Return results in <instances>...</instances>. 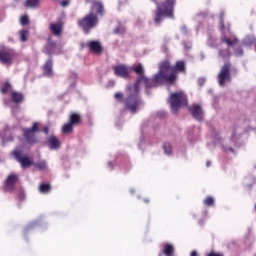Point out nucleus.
I'll list each match as a JSON object with an SVG mask.
<instances>
[{
	"instance_id": "a18cd8bd",
	"label": "nucleus",
	"mask_w": 256,
	"mask_h": 256,
	"mask_svg": "<svg viewBox=\"0 0 256 256\" xmlns=\"http://www.w3.org/2000/svg\"><path fill=\"white\" fill-rule=\"evenodd\" d=\"M140 141H141V143H145V138L142 136V137L140 138Z\"/></svg>"
},
{
	"instance_id": "49530a36",
	"label": "nucleus",
	"mask_w": 256,
	"mask_h": 256,
	"mask_svg": "<svg viewBox=\"0 0 256 256\" xmlns=\"http://www.w3.org/2000/svg\"><path fill=\"white\" fill-rule=\"evenodd\" d=\"M227 151H231V153H233L235 150H233V148L229 147V148H227Z\"/></svg>"
},
{
	"instance_id": "a19ab883",
	"label": "nucleus",
	"mask_w": 256,
	"mask_h": 256,
	"mask_svg": "<svg viewBox=\"0 0 256 256\" xmlns=\"http://www.w3.org/2000/svg\"><path fill=\"white\" fill-rule=\"evenodd\" d=\"M151 1H153V3H155L156 9H158L159 5H161V4H159L158 0H151Z\"/></svg>"
},
{
	"instance_id": "dca6fc26",
	"label": "nucleus",
	"mask_w": 256,
	"mask_h": 256,
	"mask_svg": "<svg viewBox=\"0 0 256 256\" xmlns=\"http://www.w3.org/2000/svg\"><path fill=\"white\" fill-rule=\"evenodd\" d=\"M47 143L49 145V148L52 149V151H55L61 147V142L56 136H50L47 139Z\"/></svg>"
},
{
	"instance_id": "0eeeda50",
	"label": "nucleus",
	"mask_w": 256,
	"mask_h": 256,
	"mask_svg": "<svg viewBox=\"0 0 256 256\" xmlns=\"http://www.w3.org/2000/svg\"><path fill=\"white\" fill-rule=\"evenodd\" d=\"M15 59V50L7 47L0 48V63L2 65H12Z\"/></svg>"
},
{
	"instance_id": "f3484780",
	"label": "nucleus",
	"mask_w": 256,
	"mask_h": 256,
	"mask_svg": "<svg viewBox=\"0 0 256 256\" xmlns=\"http://www.w3.org/2000/svg\"><path fill=\"white\" fill-rule=\"evenodd\" d=\"M55 49H57V43L55 41H52L51 39L48 40V45L44 48L45 55H53L55 53Z\"/></svg>"
},
{
	"instance_id": "9d476101",
	"label": "nucleus",
	"mask_w": 256,
	"mask_h": 256,
	"mask_svg": "<svg viewBox=\"0 0 256 256\" xmlns=\"http://www.w3.org/2000/svg\"><path fill=\"white\" fill-rule=\"evenodd\" d=\"M35 133H39V123L37 122L31 128L24 129L23 135L27 143H35Z\"/></svg>"
},
{
	"instance_id": "58836bf2",
	"label": "nucleus",
	"mask_w": 256,
	"mask_h": 256,
	"mask_svg": "<svg viewBox=\"0 0 256 256\" xmlns=\"http://www.w3.org/2000/svg\"><path fill=\"white\" fill-rule=\"evenodd\" d=\"M108 167L110 168V171H113L115 165L113 164V162H108Z\"/></svg>"
},
{
	"instance_id": "423d86ee",
	"label": "nucleus",
	"mask_w": 256,
	"mask_h": 256,
	"mask_svg": "<svg viewBox=\"0 0 256 256\" xmlns=\"http://www.w3.org/2000/svg\"><path fill=\"white\" fill-rule=\"evenodd\" d=\"M218 85L220 87H225V83H230L231 81V62H225L221 67L220 72L217 76Z\"/></svg>"
},
{
	"instance_id": "9b49d317",
	"label": "nucleus",
	"mask_w": 256,
	"mask_h": 256,
	"mask_svg": "<svg viewBox=\"0 0 256 256\" xmlns=\"http://www.w3.org/2000/svg\"><path fill=\"white\" fill-rule=\"evenodd\" d=\"M17 181H19V177H17V175H9L4 184L5 191H7L8 193H13V191H15V185Z\"/></svg>"
},
{
	"instance_id": "3c124183",
	"label": "nucleus",
	"mask_w": 256,
	"mask_h": 256,
	"mask_svg": "<svg viewBox=\"0 0 256 256\" xmlns=\"http://www.w3.org/2000/svg\"><path fill=\"white\" fill-rule=\"evenodd\" d=\"M233 139H235V134H233V137L231 138V141H233Z\"/></svg>"
},
{
	"instance_id": "4be33fe9",
	"label": "nucleus",
	"mask_w": 256,
	"mask_h": 256,
	"mask_svg": "<svg viewBox=\"0 0 256 256\" xmlns=\"http://www.w3.org/2000/svg\"><path fill=\"white\" fill-rule=\"evenodd\" d=\"M73 127H75V126L71 122L64 124L62 127V133H64V134L72 133Z\"/></svg>"
},
{
	"instance_id": "f8f14e48",
	"label": "nucleus",
	"mask_w": 256,
	"mask_h": 256,
	"mask_svg": "<svg viewBox=\"0 0 256 256\" xmlns=\"http://www.w3.org/2000/svg\"><path fill=\"white\" fill-rule=\"evenodd\" d=\"M189 111L194 119L196 121H203V108H201V105L199 104H193Z\"/></svg>"
},
{
	"instance_id": "473e14b6",
	"label": "nucleus",
	"mask_w": 256,
	"mask_h": 256,
	"mask_svg": "<svg viewBox=\"0 0 256 256\" xmlns=\"http://www.w3.org/2000/svg\"><path fill=\"white\" fill-rule=\"evenodd\" d=\"M21 25H28L29 24V17L27 15H24L20 19Z\"/></svg>"
},
{
	"instance_id": "603ef678",
	"label": "nucleus",
	"mask_w": 256,
	"mask_h": 256,
	"mask_svg": "<svg viewBox=\"0 0 256 256\" xmlns=\"http://www.w3.org/2000/svg\"><path fill=\"white\" fill-rule=\"evenodd\" d=\"M86 3H91V0H86Z\"/></svg>"
},
{
	"instance_id": "7ed1b4c3",
	"label": "nucleus",
	"mask_w": 256,
	"mask_h": 256,
	"mask_svg": "<svg viewBox=\"0 0 256 256\" xmlns=\"http://www.w3.org/2000/svg\"><path fill=\"white\" fill-rule=\"evenodd\" d=\"M225 12H221L220 14V29H221V41L222 43H225L228 48L226 49H220L218 52L219 57L222 59H229L231 57V50L229 48L233 47L234 45H237L239 43V39L237 36H232L231 35V28L230 25L227 24L225 26Z\"/></svg>"
},
{
	"instance_id": "f03ea898",
	"label": "nucleus",
	"mask_w": 256,
	"mask_h": 256,
	"mask_svg": "<svg viewBox=\"0 0 256 256\" xmlns=\"http://www.w3.org/2000/svg\"><path fill=\"white\" fill-rule=\"evenodd\" d=\"M103 15H105L103 3L100 1H94L89 13L82 19L78 20V27L82 29L85 35H89V33H91V29H95V27L99 25V17H103Z\"/></svg>"
},
{
	"instance_id": "b1692460",
	"label": "nucleus",
	"mask_w": 256,
	"mask_h": 256,
	"mask_svg": "<svg viewBox=\"0 0 256 256\" xmlns=\"http://www.w3.org/2000/svg\"><path fill=\"white\" fill-rule=\"evenodd\" d=\"M34 166L36 167V169H39V171L47 170V162H45L44 160L36 162Z\"/></svg>"
},
{
	"instance_id": "09e8293b",
	"label": "nucleus",
	"mask_w": 256,
	"mask_h": 256,
	"mask_svg": "<svg viewBox=\"0 0 256 256\" xmlns=\"http://www.w3.org/2000/svg\"><path fill=\"white\" fill-rule=\"evenodd\" d=\"M39 223H40L39 221H34L33 224H34V225H39Z\"/></svg>"
},
{
	"instance_id": "ea45409f",
	"label": "nucleus",
	"mask_w": 256,
	"mask_h": 256,
	"mask_svg": "<svg viewBox=\"0 0 256 256\" xmlns=\"http://www.w3.org/2000/svg\"><path fill=\"white\" fill-rule=\"evenodd\" d=\"M43 132L45 133V135H49V127L45 126L43 128Z\"/></svg>"
},
{
	"instance_id": "37998d69",
	"label": "nucleus",
	"mask_w": 256,
	"mask_h": 256,
	"mask_svg": "<svg viewBox=\"0 0 256 256\" xmlns=\"http://www.w3.org/2000/svg\"><path fill=\"white\" fill-rule=\"evenodd\" d=\"M200 59H201V61H203V59H205V54L204 53H200Z\"/></svg>"
},
{
	"instance_id": "20e7f679",
	"label": "nucleus",
	"mask_w": 256,
	"mask_h": 256,
	"mask_svg": "<svg viewBox=\"0 0 256 256\" xmlns=\"http://www.w3.org/2000/svg\"><path fill=\"white\" fill-rule=\"evenodd\" d=\"M177 0H165L155 10L154 23L161 25L163 19H175Z\"/></svg>"
},
{
	"instance_id": "e433bc0d",
	"label": "nucleus",
	"mask_w": 256,
	"mask_h": 256,
	"mask_svg": "<svg viewBox=\"0 0 256 256\" xmlns=\"http://www.w3.org/2000/svg\"><path fill=\"white\" fill-rule=\"evenodd\" d=\"M205 78H199L198 79V85L199 87H203L205 85Z\"/></svg>"
},
{
	"instance_id": "bb28decb",
	"label": "nucleus",
	"mask_w": 256,
	"mask_h": 256,
	"mask_svg": "<svg viewBox=\"0 0 256 256\" xmlns=\"http://www.w3.org/2000/svg\"><path fill=\"white\" fill-rule=\"evenodd\" d=\"M207 17H209V12L204 11V12L198 13L196 15L195 19H196V21H203V19H207Z\"/></svg>"
},
{
	"instance_id": "de8ad7c7",
	"label": "nucleus",
	"mask_w": 256,
	"mask_h": 256,
	"mask_svg": "<svg viewBox=\"0 0 256 256\" xmlns=\"http://www.w3.org/2000/svg\"><path fill=\"white\" fill-rule=\"evenodd\" d=\"M210 165H211V161L208 160V161L206 162V167H209Z\"/></svg>"
},
{
	"instance_id": "864d4df0",
	"label": "nucleus",
	"mask_w": 256,
	"mask_h": 256,
	"mask_svg": "<svg viewBox=\"0 0 256 256\" xmlns=\"http://www.w3.org/2000/svg\"><path fill=\"white\" fill-rule=\"evenodd\" d=\"M145 201V203H149V200H144Z\"/></svg>"
},
{
	"instance_id": "79ce46f5",
	"label": "nucleus",
	"mask_w": 256,
	"mask_h": 256,
	"mask_svg": "<svg viewBox=\"0 0 256 256\" xmlns=\"http://www.w3.org/2000/svg\"><path fill=\"white\" fill-rule=\"evenodd\" d=\"M190 256H199V254H197V251L193 250V251L190 253Z\"/></svg>"
},
{
	"instance_id": "c756f323",
	"label": "nucleus",
	"mask_w": 256,
	"mask_h": 256,
	"mask_svg": "<svg viewBox=\"0 0 256 256\" xmlns=\"http://www.w3.org/2000/svg\"><path fill=\"white\" fill-rule=\"evenodd\" d=\"M203 203L207 207H212V205H215V199L211 196H208L206 199H204Z\"/></svg>"
},
{
	"instance_id": "a211bd4d",
	"label": "nucleus",
	"mask_w": 256,
	"mask_h": 256,
	"mask_svg": "<svg viewBox=\"0 0 256 256\" xmlns=\"http://www.w3.org/2000/svg\"><path fill=\"white\" fill-rule=\"evenodd\" d=\"M69 123L72 125H79L81 123V114L78 113H70L69 115Z\"/></svg>"
},
{
	"instance_id": "a878e982",
	"label": "nucleus",
	"mask_w": 256,
	"mask_h": 256,
	"mask_svg": "<svg viewBox=\"0 0 256 256\" xmlns=\"http://www.w3.org/2000/svg\"><path fill=\"white\" fill-rule=\"evenodd\" d=\"M0 91H1V93H2L3 95H7V93H9V91H11V83L5 82V83L2 85Z\"/></svg>"
},
{
	"instance_id": "7c9ffc66",
	"label": "nucleus",
	"mask_w": 256,
	"mask_h": 256,
	"mask_svg": "<svg viewBox=\"0 0 256 256\" xmlns=\"http://www.w3.org/2000/svg\"><path fill=\"white\" fill-rule=\"evenodd\" d=\"M125 31H126L125 26L118 25V26L114 29V35H123V33H125Z\"/></svg>"
},
{
	"instance_id": "c03bdc74",
	"label": "nucleus",
	"mask_w": 256,
	"mask_h": 256,
	"mask_svg": "<svg viewBox=\"0 0 256 256\" xmlns=\"http://www.w3.org/2000/svg\"><path fill=\"white\" fill-rule=\"evenodd\" d=\"M72 79H77V74H75V73H72Z\"/></svg>"
},
{
	"instance_id": "2f4dec72",
	"label": "nucleus",
	"mask_w": 256,
	"mask_h": 256,
	"mask_svg": "<svg viewBox=\"0 0 256 256\" xmlns=\"http://www.w3.org/2000/svg\"><path fill=\"white\" fill-rule=\"evenodd\" d=\"M17 196L20 201H23V199H25V191L23 190V188H20L18 190Z\"/></svg>"
},
{
	"instance_id": "8fccbe9b",
	"label": "nucleus",
	"mask_w": 256,
	"mask_h": 256,
	"mask_svg": "<svg viewBox=\"0 0 256 256\" xmlns=\"http://www.w3.org/2000/svg\"><path fill=\"white\" fill-rule=\"evenodd\" d=\"M70 87H75V82H72Z\"/></svg>"
},
{
	"instance_id": "aec40b11",
	"label": "nucleus",
	"mask_w": 256,
	"mask_h": 256,
	"mask_svg": "<svg viewBox=\"0 0 256 256\" xmlns=\"http://www.w3.org/2000/svg\"><path fill=\"white\" fill-rule=\"evenodd\" d=\"M11 101L12 103H22L23 102V94L20 92H12L11 94Z\"/></svg>"
},
{
	"instance_id": "6ab92c4d",
	"label": "nucleus",
	"mask_w": 256,
	"mask_h": 256,
	"mask_svg": "<svg viewBox=\"0 0 256 256\" xmlns=\"http://www.w3.org/2000/svg\"><path fill=\"white\" fill-rule=\"evenodd\" d=\"M50 31H51V33H53V35L59 36V35H61V31H63V28H62L61 24L51 23Z\"/></svg>"
},
{
	"instance_id": "2eb2a0df",
	"label": "nucleus",
	"mask_w": 256,
	"mask_h": 256,
	"mask_svg": "<svg viewBox=\"0 0 256 256\" xmlns=\"http://www.w3.org/2000/svg\"><path fill=\"white\" fill-rule=\"evenodd\" d=\"M43 73L46 77H53V58L50 57L43 66Z\"/></svg>"
},
{
	"instance_id": "f704fd0d",
	"label": "nucleus",
	"mask_w": 256,
	"mask_h": 256,
	"mask_svg": "<svg viewBox=\"0 0 256 256\" xmlns=\"http://www.w3.org/2000/svg\"><path fill=\"white\" fill-rule=\"evenodd\" d=\"M180 29L183 35H189V30L187 29L186 25H182Z\"/></svg>"
},
{
	"instance_id": "ddd939ff",
	"label": "nucleus",
	"mask_w": 256,
	"mask_h": 256,
	"mask_svg": "<svg viewBox=\"0 0 256 256\" xmlns=\"http://www.w3.org/2000/svg\"><path fill=\"white\" fill-rule=\"evenodd\" d=\"M86 47L95 55H99L103 52V46H101L99 41L92 40L86 44Z\"/></svg>"
},
{
	"instance_id": "4c0bfd02",
	"label": "nucleus",
	"mask_w": 256,
	"mask_h": 256,
	"mask_svg": "<svg viewBox=\"0 0 256 256\" xmlns=\"http://www.w3.org/2000/svg\"><path fill=\"white\" fill-rule=\"evenodd\" d=\"M67 5H69V0H62L61 1V6L62 7H67Z\"/></svg>"
},
{
	"instance_id": "72a5a7b5",
	"label": "nucleus",
	"mask_w": 256,
	"mask_h": 256,
	"mask_svg": "<svg viewBox=\"0 0 256 256\" xmlns=\"http://www.w3.org/2000/svg\"><path fill=\"white\" fill-rule=\"evenodd\" d=\"M234 55H236V57H242L243 55V48L239 47L237 49L234 50Z\"/></svg>"
},
{
	"instance_id": "c85d7f7f",
	"label": "nucleus",
	"mask_w": 256,
	"mask_h": 256,
	"mask_svg": "<svg viewBox=\"0 0 256 256\" xmlns=\"http://www.w3.org/2000/svg\"><path fill=\"white\" fill-rule=\"evenodd\" d=\"M163 149L166 155H171V153H173V148L171 147V144L168 142H165L163 144Z\"/></svg>"
},
{
	"instance_id": "393cba45",
	"label": "nucleus",
	"mask_w": 256,
	"mask_h": 256,
	"mask_svg": "<svg viewBox=\"0 0 256 256\" xmlns=\"http://www.w3.org/2000/svg\"><path fill=\"white\" fill-rule=\"evenodd\" d=\"M25 7L35 8L39 6V0H26L24 3Z\"/></svg>"
},
{
	"instance_id": "412c9836",
	"label": "nucleus",
	"mask_w": 256,
	"mask_h": 256,
	"mask_svg": "<svg viewBox=\"0 0 256 256\" xmlns=\"http://www.w3.org/2000/svg\"><path fill=\"white\" fill-rule=\"evenodd\" d=\"M207 45H208V47H212V49H216L217 39L215 37H213L212 35H208Z\"/></svg>"
},
{
	"instance_id": "1a4fd4ad",
	"label": "nucleus",
	"mask_w": 256,
	"mask_h": 256,
	"mask_svg": "<svg viewBox=\"0 0 256 256\" xmlns=\"http://www.w3.org/2000/svg\"><path fill=\"white\" fill-rule=\"evenodd\" d=\"M13 155L16 161L20 163L22 169L31 167V165H33V161L29 159V156H23V152L21 150H15L13 152Z\"/></svg>"
},
{
	"instance_id": "f257e3e1",
	"label": "nucleus",
	"mask_w": 256,
	"mask_h": 256,
	"mask_svg": "<svg viewBox=\"0 0 256 256\" xmlns=\"http://www.w3.org/2000/svg\"><path fill=\"white\" fill-rule=\"evenodd\" d=\"M136 75L139 77L136 78L134 84L127 86V97L124 100L125 109L130 111V113H137L145 105L139 94L141 83H144L146 89L157 88L165 83H173L177 81L176 73H183L185 71V62L177 61L175 66H171L169 61H164L159 66V71L153 76L152 79L145 76V69H143L142 64H138L136 68H132Z\"/></svg>"
},
{
	"instance_id": "5701e85b",
	"label": "nucleus",
	"mask_w": 256,
	"mask_h": 256,
	"mask_svg": "<svg viewBox=\"0 0 256 256\" xmlns=\"http://www.w3.org/2000/svg\"><path fill=\"white\" fill-rule=\"evenodd\" d=\"M51 191V185L47 184V183H42L39 186V192L40 193H44L47 194Z\"/></svg>"
},
{
	"instance_id": "4468645a",
	"label": "nucleus",
	"mask_w": 256,
	"mask_h": 256,
	"mask_svg": "<svg viewBox=\"0 0 256 256\" xmlns=\"http://www.w3.org/2000/svg\"><path fill=\"white\" fill-rule=\"evenodd\" d=\"M174 256L175 255V247L172 244L164 243L162 245V251L158 254V256Z\"/></svg>"
},
{
	"instance_id": "c9c22d12",
	"label": "nucleus",
	"mask_w": 256,
	"mask_h": 256,
	"mask_svg": "<svg viewBox=\"0 0 256 256\" xmlns=\"http://www.w3.org/2000/svg\"><path fill=\"white\" fill-rule=\"evenodd\" d=\"M115 99H118V101H123V93L118 92L114 95Z\"/></svg>"
},
{
	"instance_id": "cd10ccee",
	"label": "nucleus",
	"mask_w": 256,
	"mask_h": 256,
	"mask_svg": "<svg viewBox=\"0 0 256 256\" xmlns=\"http://www.w3.org/2000/svg\"><path fill=\"white\" fill-rule=\"evenodd\" d=\"M20 40L22 43H25L27 41V37H29V31L28 30H20L19 31Z\"/></svg>"
},
{
	"instance_id": "6e6552de",
	"label": "nucleus",
	"mask_w": 256,
	"mask_h": 256,
	"mask_svg": "<svg viewBox=\"0 0 256 256\" xmlns=\"http://www.w3.org/2000/svg\"><path fill=\"white\" fill-rule=\"evenodd\" d=\"M137 67H139V65L130 68H127L125 64L116 65L113 67L114 75H116V77H122V79H127L129 78L130 71H135L133 69H137Z\"/></svg>"
},
{
	"instance_id": "39448f33",
	"label": "nucleus",
	"mask_w": 256,
	"mask_h": 256,
	"mask_svg": "<svg viewBox=\"0 0 256 256\" xmlns=\"http://www.w3.org/2000/svg\"><path fill=\"white\" fill-rule=\"evenodd\" d=\"M170 109L172 112L177 113L181 105H187V95L184 92H176L170 95Z\"/></svg>"
}]
</instances>
